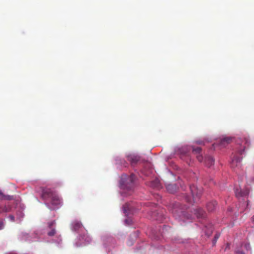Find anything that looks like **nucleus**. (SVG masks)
<instances>
[{
  "instance_id": "f257e3e1",
  "label": "nucleus",
  "mask_w": 254,
  "mask_h": 254,
  "mask_svg": "<svg viewBox=\"0 0 254 254\" xmlns=\"http://www.w3.org/2000/svg\"><path fill=\"white\" fill-rule=\"evenodd\" d=\"M41 197L54 206L60 205L62 202L61 199L57 193L49 188H41Z\"/></svg>"
},
{
  "instance_id": "f03ea898",
  "label": "nucleus",
  "mask_w": 254,
  "mask_h": 254,
  "mask_svg": "<svg viewBox=\"0 0 254 254\" xmlns=\"http://www.w3.org/2000/svg\"><path fill=\"white\" fill-rule=\"evenodd\" d=\"M190 189L191 192L193 201L194 202L196 203L201 195L202 190L200 189H198L194 185L190 186Z\"/></svg>"
},
{
  "instance_id": "7ed1b4c3",
  "label": "nucleus",
  "mask_w": 254,
  "mask_h": 254,
  "mask_svg": "<svg viewBox=\"0 0 254 254\" xmlns=\"http://www.w3.org/2000/svg\"><path fill=\"white\" fill-rule=\"evenodd\" d=\"M250 190L248 188L244 190H239L237 189L235 190L236 196L237 198L240 199L241 197H244L248 195Z\"/></svg>"
},
{
  "instance_id": "20e7f679",
  "label": "nucleus",
  "mask_w": 254,
  "mask_h": 254,
  "mask_svg": "<svg viewBox=\"0 0 254 254\" xmlns=\"http://www.w3.org/2000/svg\"><path fill=\"white\" fill-rule=\"evenodd\" d=\"M242 160V158L234 156L231 161V166L233 168H240L241 167V161Z\"/></svg>"
},
{
  "instance_id": "39448f33",
  "label": "nucleus",
  "mask_w": 254,
  "mask_h": 254,
  "mask_svg": "<svg viewBox=\"0 0 254 254\" xmlns=\"http://www.w3.org/2000/svg\"><path fill=\"white\" fill-rule=\"evenodd\" d=\"M192 153L196 155V158L198 161L200 162H201L203 160V157L202 156L201 153V148L199 147H194V146L192 147Z\"/></svg>"
},
{
  "instance_id": "423d86ee",
  "label": "nucleus",
  "mask_w": 254,
  "mask_h": 254,
  "mask_svg": "<svg viewBox=\"0 0 254 254\" xmlns=\"http://www.w3.org/2000/svg\"><path fill=\"white\" fill-rule=\"evenodd\" d=\"M250 139L247 138H245L244 140L243 141V144L241 146V147L238 150V152L239 154L242 155L243 152L244 151L245 149L249 146L250 145Z\"/></svg>"
},
{
  "instance_id": "0eeeda50",
  "label": "nucleus",
  "mask_w": 254,
  "mask_h": 254,
  "mask_svg": "<svg viewBox=\"0 0 254 254\" xmlns=\"http://www.w3.org/2000/svg\"><path fill=\"white\" fill-rule=\"evenodd\" d=\"M179 206V204H175L172 209V213L175 216H180L181 215H184V212L181 209H178V207Z\"/></svg>"
},
{
  "instance_id": "6e6552de",
  "label": "nucleus",
  "mask_w": 254,
  "mask_h": 254,
  "mask_svg": "<svg viewBox=\"0 0 254 254\" xmlns=\"http://www.w3.org/2000/svg\"><path fill=\"white\" fill-rule=\"evenodd\" d=\"M194 213L197 218H203L205 216V212L200 208L194 209Z\"/></svg>"
},
{
  "instance_id": "1a4fd4ad",
  "label": "nucleus",
  "mask_w": 254,
  "mask_h": 254,
  "mask_svg": "<svg viewBox=\"0 0 254 254\" xmlns=\"http://www.w3.org/2000/svg\"><path fill=\"white\" fill-rule=\"evenodd\" d=\"M72 229L75 231H78L82 227V225L80 222L75 220L72 222L71 224Z\"/></svg>"
},
{
  "instance_id": "9d476101",
  "label": "nucleus",
  "mask_w": 254,
  "mask_h": 254,
  "mask_svg": "<svg viewBox=\"0 0 254 254\" xmlns=\"http://www.w3.org/2000/svg\"><path fill=\"white\" fill-rule=\"evenodd\" d=\"M204 163L208 167H210L214 164V159L211 156H206L205 158Z\"/></svg>"
},
{
  "instance_id": "9b49d317",
  "label": "nucleus",
  "mask_w": 254,
  "mask_h": 254,
  "mask_svg": "<svg viewBox=\"0 0 254 254\" xmlns=\"http://www.w3.org/2000/svg\"><path fill=\"white\" fill-rule=\"evenodd\" d=\"M232 138L230 137H226L221 139L220 145L222 147H225L226 145L230 143L232 141Z\"/></svg>"
},
{
  "instance_id": "f8f14e48",
  "label": "nucleus",
  "mask_w": 254,
  "mask_h": 254,
  "mask_svg": "<svg viewBox=\"0 0 254 254\" xmlns=\"http://www.w3.org/2000/svg\"><path fill=\"white\" fill-rule=\"evenodd\" d=\"M217 205V203L216 201H212L208 203L207 204V209L210 212L213 211L215 209Z\"/></svg>"
},
{
  "instance_id": "ddd939ff",
  "label": "nucleus",
  "mask_w": 254,
  "mask_h": 254,
  "mask_svg": "<svg viewBox=\"0 0 254 254\" xmlns=\"http://www.w3.org/2000/svg\"><path fill=\"white\" fill-rule=\"evenodd\" d=\"M166 189L170 193H174L177 190V187L175 184H169L166 186Z\"/></svg>"
},
{
  "instance_id": "4468645a",
  "label": "nucleus",
  "mask_w": 254,
  "mask_h": 254,
  "mask_svg": "<svg viewBox=\"0 0 254 254\" xmlns=\"http://www.w3.org/2000/svg\"><path fill=\"white\" fill-rule=\"evenodd\" d=\"M213 228L211 224H209L208 226H205V233L208 236H210L213 232Z\"/></svg>"
},
{
  "instance_id": "2eb2a0df",
  "label": "nucleus",
  "mask_w": 254,
  "mask_h": 254,
  "mask_svg": "<svg viewBox=\"0 0 254 254\" xmlns=\"http://www.w3.org/2000/svg\"><path fill=\"white\" fill-rule=\"evenodd\" d=\"M0 199L2 200H12L13 196L12 195H4L1 190H0Z\"/></svg>"
},
{
  "instance_id": "dca6fc26",
  "label": "nucleus",
  "mask_w": 254,
  "mask_h": 254,
  "mask_svg": "<svg viewBox=\"0 0 254 254\" xmlns=\"http://www.w3.org/2000/svg\"><path fill=\"white\" fill-rule=\"evenodd\" d=\"M150 186L154 188H159L160 187L159 181L158 179H155L150 183Z\"/></svg>"
},
{
  "instance_id": "f3484780",
  "label": "nucleus",
  "mask_w": 254,
  "mask_h": 254,
  "mask_svg": "<svg viewBox=\"0 0 254 254\" xmlns=\"http://www.w3.org/2000/svg\"><path fill=\"white\" fill-rule=\"evenodd\" d=\"M11 209L10 206L9 205H5L4 206H0V214L3 212H9Z\"/></svg>"
},
{
  "instance_id": "a211bd4d",
  "label": "nucleus",
  "mask_w": 254,
  "mask_h": 254,
  "mask_svg": "<svg viewBox=\"0 0 254 254\" xmlns=\"http://www.w3.org/2000/svg\"><path fill=\"white\" fill-rule=\"evenodd\" d=\"M80 238H81L82 240H84L86 244H88L91 241V238L87 234H84L83 236H80Z\"/></svg>"
},
{
  "instance_id": "6ab92c4d",
  "label": "nucleus",
  "mask_w": 254,
  "mask_h": 254,
  "mask_svg": "<svg viewBox=\"0 0 254 254\" xmlns=\"http://www.w3.org/2000/svg\"><path fill=\"white\" fill-rule=\"evenodd\" d=\"M128 160L130 161L131 163H136L138 160V159L136 156H128Z\"/></svg>"
},
{
  "instance_id": "aec40b11",
  "label": "nucleus",
  "mask_w": 254,
  "mask_h": 254,
  "mask_svg": "<svg viewBox=\"0 0 254 254\" xmlns=\"http://www.w3.org/2000/svg\"><path fill=\"white\" fill-rule=\"evenodd\" d=\"M124 208L125 212H127V211H130L131 210L132 207L130 206L129 204L126 203L124 205Z\"/></svg>"
},
{
  "instance_id": "412c9836",
  "label": "nucleus",
  "mask_w": 254,
  "mask_h": 254,
  "mask_svg": "<svg viewBox=\"0 0 254 254\" xmlns=\"http://www.w3.org/2000/svg\"><path fill=\"white\" fill-rule=\"evenodd\" d=\"M135 179V176L133 174H131L130 175V176L128 178L127 181L129 182L131 184H133L134 180Z\"/></svg>"
},
{
  "instance_id": "4be33fe9",
  "label": "nucleus",
  "mask_w": 254,
  "mask_h": 254,
  "mask_svg": "<svg viewBox=\"0 0 254 254\" xmlns=\"http://www.w3.org/2000/svg\"><path fill=\"white\" fill-rule=\"evenodd\" d=\"M245 248V249L247 250V251H248L250 249V244L249 243H246L244 245H242L241 246V248Z\"/></svg>"
},
{
  "instance_id": "5701e85b",
  "label": "nucleus",
  "mask_w": 254,
  "mask_h": 254,
  "mask_svg": "<svg viewBox=\"0 0 254 254\" xmlns=\"http://www.w3.org/2000/svg\"><path fill=\"white\" fill-rule=\"evenodd\" d=\"M56 233V230L55 229H52V230L48 233V235L49 236H54Z\"/></svg>"
},
{
  "instance_id": "b1692460",
  "label": "nucleus",
  "mask_w": 254,
  "mask_h": 254,
  "mask_svg": "<svg viewBox=\"0 0 254 254\" xmlns=\"http://www.w3.org/2000/svg\"><path fill=\"white\" fill-rule=\"evenodd\" d=\"M55 224V221H53L48 223V226L50 229L52 228V226Z\"/></svg>"
},
{
  "instance_id": "393cba45",
  "label": "nucleus",
  "mask_w": 254,
  "mask_h": 254,
  "mask_svg": "<svg viewBox=\"0 0 254 254\" xmlns=\"http://www.w3.org/2000/svg\"><path fill=\"white\" fill-rule=\"evenodd\" d=\"M236 254H245V252H243V251H241V250H236Z\"/></svg>"
},
{
  "instance_id": "a878e982",
  "label": "nucleus",
  "mask_w": 254,
  "mask_h": 254,
  "mask_svg": "<svg viewBox=\"0 0 254 254\" xmlns=\"http://www.w3.org/2000/svg\"><path fill=\"white\" fill-rule=\"evenodd\" d=\"M4 227V223L2 220L0 219V230L3 229Z\"/></svg>"
},
{
  "instance_id": "bb28decb",
  "label": "nucleus",
  "mask_w": 254,
  "mask_h": 254,
  "mask_svg": "<svg viewBox=\"0 0 254 254\" xmlns=\"http://www.w3.org/2000/svg\"><path fill=\"white\" fill-rule=\"evenodd\" d=\"M186 201L189 203H191V198L189 197L188 196H187L186 197Z\"/></svg>"
},
{
  "instance_id": "cd10ccee",
  "label": "nucleus",
  "mask_w": 254,
  "mask_h": 254,
  "mask_svg": "<svg viewBox=\"0 0 254 254\" xmlns=\"http://www.w3.org/2000/svg\"><path fill=\"white\" fill-rule=\"evenodd\" d=\"M9 218L10 219V220L11 221H14V217L13 216V215H9Z\"/></svg>"
},
{
  "instance_id": "c85d7f7f",
  "label": "nucleus",
  "mask_w": 254,
  "mask_h": 254,
  "mask_svg": "<svg viewBox=\"0 0 254 254\" xmlns=\"http://www.w3.org/2000/svg\"><path fill=\"white\" fill-rule=\"evenodd\" d=\"M219 237V235H216L215 236V241H216V240H217V239H218Z\"/></svg>"
},
{
  "instance_id": "c756f323",
  "label": "nucleus",
  "mask_w": 254,
  "mask_h": 254,
  "mask_svg": "<svg viewBox=\"0 0 254 254\" xmlns=\"http://www.w3.org/2000/svg\"><path fill=\"white\" fill-rule=\"evenodd\" d=\"M229 247H230L229 244H227L226 248L229 249Z\"/></svg>"
},
{
  "instance_id": "7c9ffc66",
  "label": "nucleus",
  "mask_w": 254,
  "mask_h": 254,
  "mask_svg": "<svg viewBox=\"0 0 254 254\" xmlns=\"http://www.w3.org/2000/svg\"><path fill=\"white\" fill-rule=\"evenodd\" d=\"M252 221L254 223V216L252 217Z\"/></svg>"
},
{
  "instance_id": "2f4dec72",
  "label": "nucleus",
  "mask_w": 254,
  "mask_h": 254,
  "mask_svg": "<svg viewBox=\"0 0 254 254\" xmlns=\"http://www.w3.org/2000/svg\"><path fill=\"white\" fill-rule=\"evenodd\" d=\"M198 144H200V143H201V142H198Z\"/></svg>"
}]
</instances>
